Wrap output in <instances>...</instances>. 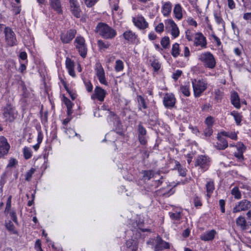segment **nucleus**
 I'll list each match as a JSON object with an SVG mask.
<instances>
[{
    "instance_id": "obj_44",
    "label": "nucleus",
    "mask_w": 251,
    "mask_h": 251,
    "mask_svg": "<svg viewBox=\"0 0 251 251\" xmlns=\"http://www.w3.org/2000/svg\"><path fill=\"white\" fill-rule=\"evenodd\" d=\"M180 91L185 96L188 97L190 95V93L189 91V88L187 86H181L180 87Z\"/></svg>"
},
{
    "instance_id": "obj_1",
    "label": "nucleus",
    "mask_w": 251,
    "mask_h": 251,
    "mask_svg": "<svg viewBox=\"0 0 251 251\" xmlns=\"http://www.w3.org/2000/svg\"><path fill=\"white\" fill-rule=\"evenodd\" d=\"M95 32L106 40L113 39L117 35V31L107 24L99 23L95 29Z\"/></svg>"
},
{
    "instance_id": "obj_45",
    "label": "nucleus",
    "mask_w": 251,
    "mask_h": 251,
    "mask_svg": "<svg viewBox=\"0 0 251 251\" xmlns=\"http://www.w3.org/2000/svg\"><path fill=\"white\" fill-rule=\"evenodd\" d=\"M169 215L170 218L175 221H179L180 219V212L172 213L170 212Z\"/></svg>"
},
{
    "instance_id": "obj_12",
    "label": "nucleus",
    "mask_w": 251,
    "mask_h": 251,
    "mask_svg": "<svg viewBox=\"0 0 251 251\" xmlns=\"http://www.w3.org/2000/svg\"><path fill=\"white\" fill-rule=\"evenodd\" d=\"M10 145L4 136H0V158L3 157L8 152Z\"/></svg>"
},
{
    "instance_id": "obj_59",
    "label": "nucleus",
    "mask_w": 251,
    "mask_h": 251,
    "mask_svg": "<svg viewBox=\"0 0 251 251\" xmlns=\"http://www.w3.org/2000/svg\"><path fill=\"white\" fill-rule=\"evenodd\" d=\"M35 249L37 251H43V250L41 248V242L40 240L38 239L36 240L35 244Z\"/></svg>"
},
{
    "instance_id": "obj_55",
    "label": "nucleus",
    "mask_w": 251,
    "mask_h": 251,
    "mask_svg": "<svg viewBox=\"0 0 251 251\" xmlns=\"http://www.w3.org/2000/svg\"><path fill=\"white\" fill-rule=\"evenodd\" d=\"M236 148L237 150V152H240L243 153L246 150V147L244 145V144L242 143H239L236 146Z\"/></svg>"
},
{
    "instance_id": "obj_61",
    "label": "nucleus",
    "mask_w": 251,
    "mask_h": 251,
    "mask_svg": "<svg viewBox=\"0 0 251 251\" xmlns=\"http://www.w3.org/2000/svg\"><path fill=\"white\" fill-rule=\"evenodd\" d=\"M118 1L119 0H116L115 2L112 1H111L110 2V6L112 7V9L115 11H117L119 9Z\"/></svg>"
},
{
    "instance_id": "obj_50",
    "label": "nucleus",
    "mask_w": 251,
    "mask_h": 251,
    "mask_svg": "<svg viewBox=\"0 0 251 251\" xmlns=\"http://www.w3.org/2000/svg\"><path fill=\"white\" fill-rule=\"evenodd\" d=\"M194 205L196 207H201L202 205V202L200 198L198 196H195L194 198Z\"/></svg>"
},
{
    "instance_id": "obj_38",
    "label": "nucleus",
    "mask_w": 251,
    "mask_h": 251,
    "mask_svg": "<svg viewBox=\"0 0 251 251\" xmlns=\"http://www.w3.org/2000/svg\"><path fill=\"white\" fill-rule=\"evenodd\" d=\"M231 115H232L234 118V120L236 121V123L237 125H240L241 121H242V116L241 115L236 111H233L231 113Z\"/></svg>"
},
{
    "instance_id": "obj_47",
    "label": "nucleus",
    "mask_w": 251,
    "mask_h": 251,
    "mask_svg": "<svg viewBox=\"0 0 251 251\" xmlns=\"http://www.w3.org/2000/svg\"><path fill=\"white\" fill-rule=\"evenodd\" d=\"M215 99L217 101L221 100L222 97L223 93L220 91V89H217L215 90Z\"/></svg>"
},
{
    "instance_id": "obj_23",
    "label": "nucleus",
    "mask_w": 251,
    "mask_h": 251,
    "mask_svg": "<svg viewBox=\"0 0 251 251\" xmlns=\"http://www.w3.org/2000/svg\"><path fill=\"white\" fill-rule=\"evenodd\" d=\"M216 234V231L212 229L201 235V239L203 241H210L214 239Z\"/></svg>"
},
{
    "instance_id": "obj_41",
    "label": "nucleus",
    "mask_w": 251,
    "mask_h": 251,
    "mask_svg": "<svg viewBox=\"0 0 251 251\" xmlns=\"http://www.w3.org/2000/svg\"><path fill=\"white\" fill-rule=\"evenodd\" d=\"M138 135H147V130L141 123L138 125Z\"/></svg>"
},
{
    "instance_id": "obj_7",
    "label": "nucleus",
    "mask_w": 251,
    "mask_h": 251,
    "mask_svg": "<svg viewBox=\"0 0 251 251\" xmlns=\"http://www.w3.org/2000/svg\"><path fill=\"white\" fill-rule=\"evenodd\" d=\"M251 207V202L247 200H243L237 202L233 207L232 212L233 213L245 211L249 210Z\"/></svg>"
},
{
    "instance_id": "obj_42",
    "label": "nucleus",
    "mask_w": 251,
    "mask_h": 251,
    "mask_svg": "<svg viewBox=\"0 0 251 251\" xmlns=\"http://www.w3.org/2000/svg\"><path fill=\"white\" fill-rule=\"evenodd\" d=\"M175 164H176V168L178 169V171L180 175L182 176H185V175L186 174L185 170L181 167V165H180L179 162L177 161H176Z\"/></svg>"
},
{
    "instance_id": "obj_53",
    "label": "nucleus",
    "mask_w": 251,
    "mask_h": 251,
    "mask_svg": "<svg viewBox=\"0 0 251 251\" xmlns=\"http://www.w3.org/2000/svg\"><path fill=\"white\" fill-rule=\"evenodd\" d=\"M244 7L248 10H251V0H242Z\"/></svg>"
},
{
    "instance_id": "obj_48",
    "label": "nucleus",
    "mask_w": 251,
    "mask_h": 251,
    "mask_svg": "<svg viewBox=\"0 0 251 251\" xmlns=\"http://www.w3.org/2000/svg\"><path fill=\"white\" fill-rule=\"evenodd\" d=\"M138 140L140 143L142 145H145L147 143V139L146 135H138Z\"/></svg>"
},
{
    "instance_id": "obj_37",
    "label": "nucleus",
    "mask_w": 251,
    "mask_h": 251,
    "mask_svg": "<svg viewBox=\"0 0 251 251\" xmlns=\"http://www.w3.org/2000/svg\"><path fill=\"white\" fill-rule=\"evenodd\" d=\"M236 224L237 226L244 227L246 225V221L243 216H240L236 219Z\"/></svg>"
},
{
    "instance_id": "obj_49",
    "label": "nucleus",
    "mask_w": 251,
    "mask_h": 251,
    "mask_svg": "<svg viewBox=\"0 0 251 251\" xmlns=\"http://www.w3.org/2000/svg\"><path fill=\"white\" fill-rule=\"evenodd\" d=\"M213 133L212 127L206 126L204 130V134L206 137L210 136Z\"/></svg>"
},
{
    "instance_id": "obj_3",
    "label": "nucleus",
    "mask_w": 251,
    "mask_h": 251,
    "mask_svg": "<svg viewBox=\"0 0 251 251\" xmlns=\"http://www.w3.org/2000/svg\"><path fill=\"white\" fill-rule=\"evenodd\" d=\"M192 86L194 90V96L199 97L207 88V83L203 79L192 80Z\"/></svg>"
},
{
    "instance_id": "obj_29",
    "label": "nucleus",
    "mask_w": 251,
    "mask_h": 251,
    "mask_svg": "<svg viewBox=\"0 0 251 251\" xmlns=\"http://www.w3.org/2000/svg\"><path fill=\"white\" fill-rule=\"evenodd\" d=\"M179 44L177 43H175L173 45L172 49V55L174 57H177L179 55Z\"/></svg>"
},
{
    "instance_id": "obj_54",
    "label": "nucleus",
    "mask_w": 251,
    "mask_h": 251,
    "mask_svg": "<svg viewBox=\"0 0 251 251\" xmlns=\"http://www.w3.org/2000/svg\"><path fill=\"white\" fill-rule=\"evenodd\" d=\"M182 74V72L181 70H177L174 73H173L172 77L175 80H176Z\"/></svg>"
},
{
    "instance_id": "obj_32",
    "label": "nucleus",
    "mask_w": 251,
    "mask_h": 251,
    "mask_svg": "<svg viewBox=\"0 0 251 251\" xmlns=\"http://www.w3.org/2000/svg\"><path fill=\"white\" fill-rule=\"evenodd\" d=\"M214 18H215L216 23L218 25H222L224 29H225V23L224 21L222 18L221 17V16H220V14H218L217 13H214Z\"/></svg>"
},
{
    "instance_id": "obj_35",
    "label": "nucleus",
    "mask_w": 251,
    "mask_h": 251,
    "mask_svg": "<svg viewBox=\"0 0 251 251\" xmlns=\"http://www.w3.org/2000/svg\"><path fill=\"white\" fill-rule=\"evenodd\" d=\"M71 12L72 14L76 18H79L80 17L81 10L79 6L71 7Z\"/></svg>"
},
{
    "instance_id": "obj_25",
    "label": "nucleus",
    "mask_w": 251,
    "mask_h": 251,
    "mask_svg": "<svg viewBox=\"0 0 251 251\" xmlns=\"http://www.w3.org/2000/svg\"><path fill=\"white\" fill-rule=\"evenodd\" d=\"M206 189L207 193L206 196L207 197L210 198L215 189L214 183L213 180H209L207 181Z\"/></svg>"
},
{
    "instance_id": "obj_22",
    "label": "nucleus",
    "mask_w": 251,
    "mask_h": 251,
    "mask_svg": "<svg viewBox=\"0 0 251 251\" xmlns=\"http://www.w3.org/2000/svg\"><path fill=\"white\" fill-rule=\"evenodd\" d=\"M173 13L176 19L178 20L182 19L183 17L182 8L180 4L175 5L173 10Z\"/></svg>"
},
{
    "instance_id": "obj_2",
    "label": "nucleus",
    "mask_w": 251,
    "mask_h": 251,
    "mask_svg": "<svg viewBox=\"0 0 251 251\" xmlns=\"http://www.w3.org/2000/svg\"><path fill=\"white\" fill-rule=\"evenodd\" d=\"M199 59L206 68L213 69L215 67L216 60L214 55L209 51L201 53L199 56Z\"/></svg>"
},
{
    "instance_id": "obj_15",
    "label": "nucleus",
    "mask_w": 251,
    "mask_h": 251,
    "mask_svg": "<svg viewBox=\"0 0 251 251\" xmlns=\"http://www.w3.org/2000/svg\"><path fill=\"white\" fill-rule=\"evenodd\" d=\"M194 44L196 46L206 48L207 45L206 38L201 32H197L195 34Z\"/></svg>"
},
{
    "instance_id": "obj_57",
    "label": "nucleus",
    "mask_w": 251,
    "mask_h": 251,
    "mask_svg": "<svg viewBox=\"0 0 251 251\" xmlns=\"http://www.w3.org/2000/svg\"><path fill=\"white\" fill-rule=\"evenodd\" d=\"M133 242V241L132 240H128L126 242L127 246L130 249L133 251H136L137 249V246L135 244L134 245H130V244H131Z\"/></svg>"
},
{
    "instance_id": "obj_58",
    "label": "nucleus",
    "mask_w": 251,
    "mask_h": 251,
    "mask_svg": "<svg viewBox=\"0 0 251 251\" xmlns=\"http://www.w3.org/2000/svg\"><path fill=\"white\" fill-rule=\"evenodd\" d=\"M98 0H85V3L87 7H90L93 6Z\"/></svg>"
},
{
    "instance_id": "obj_20",
    "label": "nucleus",
    "mask_w": 251,
    "mask_h": 251,
    "mask_svg": "<svg viewBox=\"0 0 251 251\" xmlns=\"http://www.w3.org/2000/svg\"><path fill=\"white\" fill-rule=\"evenodd\" d=\"M66 67L68 70L69 74L73 77L75 76V74L74 71V62L70 58H67L66 60Z\"/></svg>"
},
{
    "instance_id": "obj_46",
    "label": "nucleus",
    "mask_w": 251,
    "mask_h": 251,
    "mask_svg": "<svg viewBox=\"0 0 251 251\" xmlns=\"http://www.w3.org/2000/svg\"><path fill=\"white\" fill-rule=\"evenodd\" d=\"M205 124L206 125V126L212 127L214 124L213 118L211 116L207 117L205 120Z\"/></svg>"
},
{
    "instance_id": "obj_10",
    "label": "nucleus",
    "mask_w": 251,
    "mask_h": 251,
    "mask_svg": "<svg viewBox=\"0 0 251 251\" xmlns=\"http://www.w3.org/2000/svg\"><path fill=\"white\" fill-rule=\"evenodd\" d=\"M155 242L154 251H160L163 249H169L170 248V243L163 240L159 235L156 237Z\"/></svg>"
},
{
    "instance_id": "obj_39",
    "label": "nucleus",
    "mask_w": 251,
    "mask_h": 251,
    "mask_svg": "<svg viewBox=\"0 0 251 251\" xmlns=\"http://www.w3.org/2000/svg\"><path fill=\"white\" fill-rule=\"evenodd\" d=\"M35 172V169L31 168L29 171H28L25 174V179L29 181L31 180L33 174Z\"/></svg>"
},
{
    "instance_id": "obj_30",
    "label": "nucleus",
    "mask_w": 251,
    "mask_h": 251,
    "mask_svg": "<svg viewBox=\"0 0 251 251\" xmlns=\"http://www.w3.org/2000/svg\"><path fill=\"white\" fill-rule=\"evenodd\" d=\"M150 62H151V66L153 68L154 71L157 72L160 69L161 64L158 60L155 59L153 60L151 59Z\"/></svg>"
},
{
    "instance_id": "obj_14",
    "label": "nucleus",
    "mask_w": 251,
    "mask_h": 251,
    "mask_svg": "<svg viewBox=\"0 0 251 251\" xmlns=\"http://www.w3.org/2000/svg\"><path fill=\"white\" fill-rule=\"evenodd\" d=\"M132 21L134 25L140 29H144L149 26L148 22L142 16L132 18Z\"/></svg>"
},
{
    "instance_id": "obj_4",
    "label": "nucleus",
    "mask_w": 251,
    "mask_h": 251,
    "mask_svg": "<svg viewBox=\"0 0 251 251\" xmlns=\"http://www.w3.org/2000/svg\"><path fill=\"white\" fill-rule=\"evenodd\" d=\"M74 44L80 55L83 58H85L87 53V48L84 38L81 36L76 37Z\"/></svg>"
},
{
    "instance_id": "obj_63",
    "label": "nucleus",
    "mask_w": 251,
    "mask_h": 251,
    "mask_svg": "<svg viewBox=\"0 0 251 251\" xmlns=\"http://www.w3.org/2000/svg\"><path fill=\"white\" fill-rule=\"evenodd\" d=\"M243 153L237 152L234 153V156L237 158V160L241 161L244 159Z\"/></svg>"
},
{
    "instance_id": "obj_9",
    "label": "nucleus",
    "mask_w": 251,
    "mask_h": 251,
    "mask_svg": "<svg viewBox=\"0 0 251 251\" xmlns=\"http://www.w3.org/2000/svg\"><path fill=\"white\" fill-rule=\"evenodd\" d=\"M15 111L11 104H7L3 109V116L6 121H13L15 118Z\"/></svg>"
},
{
    "instance_id": "obj_40",
    "label": "nucleus",
    "mask_w": 251,
    "mask_h": 251,
    "mask_svg": "<svg viewBox=\"0 0 251 251\" xmlns=\"http://www.w3.org/2000/svg\"><path fill=\"white\" fill-rule=\"evenodd\" d=\"M161 46L165 49L169 48L170 45V39L168 37L165 36L162 38L161 41Z\"/></svg>"
},
{
    "instance_id": "obj_17",
    "label": "nucleus",
    "mask_w": 251,
    "mask_h": 251,
    "mask_svg": "<svg viewBox=\"0 0 251 251\" xmlns=\"http://www.w3.org/2000/svg\"><path fill=\"white\" fill-rule=\"evenodd\" d=\"M218 142L214 145L218 150H224L228 147L227 141L225 138L221 137L220 134L217 135Z\"/></svg>"
},
{
    "instance_id": "obj_21",
    "label": "nucleus",
    "mask_w": 251,
    "mask_h": 251,
    "mask_svg": "<svg viewBox=\"0 0 251 251\" xmlns=\"http://www.w3.org/2000/svg\"><path fill=\"white\" fill-rule=\"evenodd\" d=\"M230 100L234 106L238 109L241 107L240 98L237 92H234L231 94Z\"/></svg>"
},
{
    "instance_id": "obj_24",
    "label": "nucleus",
    "mask_w": 251,
    "mask_h": 251,
    "mask_svg": "<svg viewBox=\"0 0 251 251\" xmlns=\"http://www.w3.org/2000/svg\"><path fill=\"white\" fill-rule=\"evenodd\" d=\"M51 7L57 13H61L62 11L60 0H50Z\"/></svg>"
},
{
    "instance_id": "obj_52",
    "label": "nucleus",
    "mask_w": 251,
    "mask_h": 251,
    "mask_svg": "<svg viewBox=\"0 0 251 251\" xmlns=\"http://www.w3.org/2000/svg\"><path fill=\"white\" fill-rule=\"evenodd\" d=\"M185 36L189 41H192L193 40V33L190 30L188 29L186 31Z\"/></svg>"
},
{
    "instance_id": "obj_11",
    "label": "nucleus",
    "mask_w": 251,
    "mask_h": 251,
    "mask_svg": "<svg viewBox=\"0 0 251 251\" xmlns=\"http://www.w3.org/2000/svg\"><path fill=\"white\" fill-rule=\"evenodd\" d=\"M76 31L75 29H70L66 32L62 33L60 36L61 40L64 44H68L75 37Z\"/></svg>"
},
{
    "instance_id": "obj_62",
    "label": "nucleus",
    "mask_w": 251,
    "mask_h": 251,
    "mask_svg": "<svg viewBox=\"0 0 251 251\" xmlns=\"http://www.w3.org/2000/svg\"><path fill=\"white\" fill-rule=\"evenodd\" d=\"M64 103L67 109H72L73 103L69 99L67 98L65 99Z\"/></svg>"
},
{
    "instance_id": "obj_8",
    "label": "nucleus",
    "mask_w": 251,
    "mask_h": 251,
    "mask_svg": "<svg viewBox=\"0 0 251 251\" xmlns=\"http://www.w3.org/2000/svg\"><path fill=\"white\" fill-rule=\"evenodd\" d=\"M96 75L100 83L107 85L108 83L105 77V73L103 67L100 63H97L95 65Z\"/></svg>"
},
{
    "instance_id": "obj_31",
    "label": "nucleus",
    "mask_w": 251,
    "mask_h": 251,
    "mask_svg": "<svg viewBox=\"0 0 251 251\" xmlns=\"http://www.w3.org/2000/svg\"><path fill=\"white\" fill-rule=\"evenodd\" d=\"M143 178L146 180H150L154 176V172L152 170H145L142 171Z\"/></svg>"
},
{
    "instance_id": "obj_33",
    "label": "nucleus",
    "mask_w": 251,
    "mask_h": 251,
    "mask_svg": "<svg viewBox=\"0 0 251 251\" xmlns=\"http://www.w3.org/2000/svg\"><path fill=\"white\" fill-rule=\"evenodd\" d=\"M124 68V63L121 60H117L115 62V70L119 72L123 70Z\"/></svg>"
},
{
    "instance_id": "obj_43",
    "label": "nucleus",
    "mask_w": 251,
    "mask_h": 251,
    "mask_svg": "<svg viewBox=\"0 0 251 251\" xmlns=\"http://www.w3.org/2000/svg\"><path fill=\"white\" fill-rule=\"evenodd\" d=\"M24 155L25 159H28L32 156L31 150L27 147H25L23 150Z\"/></svg>"
},
{
    "instance_id": "obj_56",
    "label": "nucleus",
    "mask_w": 251,
    "mask_h": 251,
    "mask_svg": "<svg viewBox=\"0 0 251 251\" xmlns=\"http://www.w3.org/2000/svg\"><path fill=\"white\" fill-rule=\"evenodd\" d=\"M164 27L163 24L160 23L155 27V30L158 33H162L164 31Z\"/></svg>"
},
{
    "instance_id": "obj_60",
    "label": "nucleus",
    "mask_w": 251,
    "mask_h": 251,
    "mask_svg": "<svg viewBox=\"0 0 251 251\" xmlns=\"http://www.w3.org/2000/svg\"><path fill=\"white\" fill-rule=\"evenodd\" d=\"M219 205L220 207L221 211L222 213L225 212V201L224 200H220L219 201Z\"/></svg>"
},
{
    "instance_id": "obj_28",
    "label": "nucleus",
    "mask_w": 251,
    "mask_h": 251,
    "mask_svg": "<svg viewBox=\"0 0 251 251\" xmlns=\"http://www.w3.org/2000/svg\"><path fill=\"white\" fill-rule=\"evenodd\" d=\"M137 99V101L138 102L139 110H141V109H142L141 107H142L144 109H145L147 108V105L146 103L145 100L142 96H138Z\"/></svg>"
},
{
    "instance_id": "obj_26",
    "label": "nucleus",
    "mask_w": 251,
    "mask_h": 251,
    "mask_svg": "<svg viewBox=\"0 0 251 251\" xmlns=\"http://www.w3.org/2000/svg\"><path fill=\"white\" fill-rule=\"evenodd\" d=\"M172 4L170 2H165L162 8V12L163 15L167 17L169 16L171 12Z\"/></svg>"
},
{
    "instance_id": "obj_19",
    "label": "nucleus",
    "mask_w": 251,
    "mask_h": 251,
    "mask_svg": "<svg viewBox=\"0 0 251 251\" xmlns=\"http://www.w3.org/2000/svg\"><path fill=\"white\" fill-rule=\"evenodd\" d=\"M167 23L171 27V34L174 38L178 37L179 34V30L175 22L173 20L169 19L167 21Z\"/></svg>"
},
{
    "instance_id": "obj_36",
    "label": "nucleus",
    "mask_w": 251,
    "mask_h": 251,
    "mask_svg": "<svg viewBox=\"0 0 251 251\" xmlns=\"http://www.w3.org/2000/svg\"><path fill=\"white\" fill-rule=\"evenodd\" d=\"M231 194L236 199H240L242 197L241 194L237 187H234L231 190Z\"/></svg>"
},
{
    "instance_id": "obj_16",
    "label": "nucleus",
    "mask_w": 251,
    "mask_h": 251,
    "mask_svg": "<svg viewBox=\"0 0 251 251\" xmlns=\"http://www.w3.org/2000/svg\"><path fill=\"white\" fill-rule=\"evenodd\" d=\"M176 103V98L172 94L167 93L163 98V104L167 108L173 107Z\"/></svg>"
},
{
    "instance_id": "obj_13",
    "label": "nucleus",
    "mask_w": 251,
    "mask_h": 251,
    "mask_svg": "<svg viewBox=\"0 0 251 251\" xmlns=\"http://www.w3.org/2000/svg\"><path fill=\"white\" fill-rule=\"evenodd\" d=\"M106 92L100 86H96L94 90V93L91 96V99H98L100 101H103L105 97Z\"/></svg>"
},
{
    "instance_id": "obj_27",
    "label": "nucleus",
    "mask_w": 251,
    "mask_h": 251,
    "mask_svg": "<svg viewBox=\"0 0 251 251\" xmlns=\"http://www.w3.org/2000/svg\"><path fill=\"white\" fill-rule=\"evenodd\" d=\"M97 45L99 50L101 51L107 49L111 46V44L108 41L100 39L97 41Z\"/></svg>"
},
{
    "instance_id": "obj_5",
    "label": "nucleus",
    "mask_w": 251,
    "mask_h": 251,
    "mask_svg": "<svg viewBox=\"0 0 251 251\" xmlns=\"http://www.w3.org/2000/svg\"><path fill=\"white\" fill-rule=\"evenodd\" d=\"M5 41L7 44L10 46H13L17 44V39L15 33L12 29L9 27L4 28Z\"/></svg>"
},
{
    "instance_id": "obj_18",
    "label": "nucleus",
    "mask_w": 251,
    "mask_h": 251,
    "mask_svg": "<svg viewBox=\"0 0 251 251\" xmlns=\"http://www.w3.org/2000/svg\"><path fill=\"white\" fill-rule=\"evenodd\" d=\"M124 39L129 42L134 43L137 40V35L130 30H126L123 33Z\"/></svg>"
},
{
    "instance_id": "obj_6",
    "label": "nucleus",
    "mask_w": 251,
    "mask_h": 251,
    "mask_svg": "<svg viewBox=\"0 0 251 251\" xmlns=\"http://www.w3.org/2000/svg\"><path fill=\"white\" fill-rule=\"evenodd\" d=\"M210 165V158L205 155H199L196 160L195 166H199L203 171H206Z\"/></svg>"
},
{
    "instance_id": "obj_64",
    "label": "nucleus",
    "mask_w": 251,
    "mask_h": 251,
    "mask_svg": "<svg viewBox=\"0 0 251 251\" xmlns=\"http://www.w3.org/2000/svg\"><path fill=\"white\" fill-rule=\"evenodd\" d=\"M10 216L11 217V220L15 222V223H17V218L16 214V212L15 211H11L10 212Z\"/></svg>"
},
{
    "instance_id": "obj_34",
    "label": "nucleus",
    "mask_w": 251,
    "mask_h": 251,
    "mask_svg": "<svg viewBox=\"0 0 251 251\" xmlns=\"http://www.w3.org/2000/svg\"><path fill=\"white\" fill-rule=\"evenodd\" d=\"M5 226L6 229L8 231L12 232L13 234H16L18 233L17 231L15 230V226H14L11 221H10L6 223L5 224Z\"/></svg>"
},
{
    "instance_id": "obj_51",
    "label": "nucleus",
    "mask_w": 251,
    "mask_h": 251,
    "mask_svg": "<svg viewBox=\"0 0 251 251\" xmlns=\"http://www.w3.org/2000/svg\"><path fill=\"white\" fill-rule=\"evenodd\" d=\"M84 83L87 91L88 92H91L93 90V85L91 82L89 80H86L84 81Z\"/></svg>"
}]
</instances>
